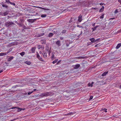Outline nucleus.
<instances>
[{
    "label": "nucleus",
    "instance_id": "obj_1",
    "mask_svg": "<svg viewBox=\"0 0 121 121\" xmlns=\"http://www.w3.org/2000/svg\"><path fill=\"white\" fill-rule=\"evenodd\" d=\"M54 94L52 92H46L43 93H42L39 96L40 97H47L48 96H52Z\"/></svg>",
    "mask_w": 121,
    "mask_h": 121
},
{
    "label": "nucleus",
    "instance_id": "obj_2",
    "mask_svg": "<svg viewBox=\"0 0 121 121\" xmlns=\"http://www.w3.org/2000/svg\"><path fill=\"white\" fill-rule=\"evenodd\" d=\"M15 24L14 23L12 22H7L5 23L6 26L7 27H11L12 25H15Z\"/></svg>",
    "mask_w": 121,
    "mask_h": 121
},
{
    "label": "nucleus",
    "instance_id": "obj_3",
    "mask_svg": "<svg viewBox=\"0 0 121 121\" xmlns=\"http://www.w3.org/2000/svg\"><path fill=\"white\" fill-rule=\"evenodd\" d=\"M9 13V11H6L4 12L3 13L2 12H0V15L1 16H5L7 15Z\"/></svg>",
    "mask_w": 121,
    "mask_h": 121
},
{
    "label": "nucleus",
    "instance_id": "obj_4",
    "mask_svg": "<svg viewBox=\"0 0 121 121\" xmlns=\"http://www.w3.org/2000/svg\"><path fill=\"white\" fill-rule=\"evenodd\" d=\"M5 3V2L4 3V2H2L1 3V4L2 5L3 7L7 8L8 7V6L7 5L4 4Z\"/></svg>",
    "mask_w": 121,
    "mask_h": 121
},
{
    "label": "nucleus",
    "instance_id": "obj_5",
    "mask_svg": "<svg viewBox=\"0 0 121 121\" xmlns=\"http://www.w3.org/2000/svg\"><path fill=\"white\" fill-rule=\"evenodd\" d=\"M15 108H17V111L18 112H19L21 111L22 110H24L25 109V108L22 109L21 108H19L17 107H13L12 108V109H13Z\"/></svg>",
    "mask_w": 121,
    "mask_h": 121
},
{
    "label": "nucleus",
    "instance_id": "obj_6",
    "mask_svg": "<svg viewBox=\"0 0 121 121\" xmlns=\"http://www.w3.org/2000/svg\"><path fill=\"white\" fill-rule=\"evenodd\" d=\"M108 71H106L104 72L102 74L101 76H100V78H103L102 77H104L106 75L108 74Z\"/></svg>",
    "mask_w": 121,
    "mask_h": 121
},
{
    "label": "nucleus",
    "instance_id": "obj_7",
    "mask_svg": "<svg viewBox=\"0 0 121 121\" xmlns=\"http://www.w3.org/2000/svg\"><path fill=\"white\" fill-rule=\"evenodd\" d=\"M56 44L57 45L58 47L60 46V43L59 40L57 41L56 42Z\"/></svg>",
    "mask_w": 121,
    "mask_h": 121
},
{
    "label": "nucleus",
    "instance_id": "obj_8",
    "mask_svg": "<svg viewBox=\"0 0 121 121\" xmlns=\"http://www.w3.org/2000/svg\"><path fill=\"white\" fill-rule=\"evenodd\" d=\"M43 55L44 58H46L47 57V54L46 52L44 51L43 52Z\"/></svg>",
    "mask_w": 121,
    "mask_h": 121
},
{
    "label": "nucleus",
    "instance_id": "obj_9",
    "mask_svg": "<svg viewBox=\"0 0 121 121\" xmlns=\"http://www.w3.org/2000/svg\"><path fill=\"white\" fill-rule=\"evenodd\" d=\"M35 48L33 47L30 50V51H32V52H30V53H34L35 52Z\"/></svg>",
    "mask_w": 121,
    "mask_h": 121
},
{
    "label": "nucleus",
    "instance_id": "obj_10",
    "mask_svg": "<svg viewBox=\"0 0 121 121\" xmlns=\"http://www.w3.org/2000/svg\"><path fill=\"white\" fill-rule=\"evenodd\" d=\"M82 16L80 15L78 17V20L79 22H81L82 21Z\"/></svg>",
    "mask_w": 121,
    "mask_h": 121
},
{
    "label": "nucleus",
    "instance_id": "obj_11",
    "mask_svg": "<svg viewBox=\"0 0 121 121\" xmlns=\"http://www.w3.org/2000/svg\"><path fill=\"white\" fill-rule=\"evenodd\" d=\"M8 53V52H1L0 53V56H2L7 55Z\"/></svg>",
    "mask_w": 121,
    "mask_h": 121
},
{
    "label": "nucleus",
    "instance_id": "obj_12",
    "mask_svg": "<svg viewBox=\"0 0 121 121\" xmlns=\"http://www.w3.org/2000/svg\"><path fill=\"white\" fill-rule=\"evenodd\" d=\"M99 25H97L94 28H92V31H95L96 29L97 28L99 27Z\"/></svg>",
    "mask_w": 121,
    "mask_h": 121
},
{
    "label": "nucleus",
    "instance_id": "obj_13",
    "mask_svg": "<svg viewBox=\"0 0 121 121\" xmlns=\"http://www.w3.org/2000/svg\"><path fill=\"white\" fill-rule=\"evenodd\" d=\"M14 58V57H13V56H10L9 58L8 59V60H7V61H11V60H13V58Z\"/></svg>",
    "mask_w": 121,
    "mask_h": 121
},
{
    "label": "nucleus",
    "instance_id": "obj_14",
    "mask_svg": "<svg viewBox=\"0 0 121 121\" xmlns=\"http://www.w3.org/2000/svg\"><path fill=\"white\" fill-rule=\"evenodd\" d=\"M80 66V65L79 64H77L75 65L74 67V69H78Z\"/></svg>",
    "mask_w": 121,
    "mask_h": 121
},
{
    "label": "nucleus",
    "instance_id": "obj_15",
    "mask_svg": "<svg viewBox=\"0 0 121 121\" xmlns=\"http://www.w3.org/2000/svg\"><path fill=\"white\" fill-rule=\"evenodd\" d=\"M41 43L43 44H45L46 43V40H42L41 41Z\"/></svg>",
    "mask_w": 121,
    "mask_h": 121
},
{
    "label": "nucleus",
    "instance_id": "obj_16",
    "mask_svg": "<svg viewBox=\"0 0 121 121\" xmlns=\"http://www.w3.org/2000/svg\"><path fill=\"white\" fill-rule=\"evenodd\" d=\"M27 21L33 23L34 21V20L33 19H28L27 20Z\"/></svg>",
    "mask_w": 121,
    "mask_h": 121
},
{
    "label": "nucleus",
    "instance_id": "obj_17",
    "mask_svg": "<svg viewBox=\"0 0 121 121\" xmlns=\"http://www.w3.org/2000/svg\"><path fill=\"white\" fill-rule=\"evenodd\" d=\"M89 40L92 42H93V43H95V39L93 38L90 39Z\"/></svg>",
    "mask_w": 121,
    "mask_h": 121
},
{
    "label": "nucleus",
    "instance_id": "obj_18",
    "mask_svg": "<svg viewBox=\"0 0 121 121\" xmlns=\"http://www.w3.org/2000/svg\"><path fill=\"white\" fill-rule=\"evenodd\" d=\"M121 46V43H119L118 44L116 47L117 49L119 48Z\"/></svg>",
    "mask_w": 121,
    "mask_h": 121
},
{
    "label": "nucleus",
    "instance_id": "obj_19",
    "mask_svg": "<svg viewBox=\"0 0 121 121\" xmlns=\"http://www.w3.org/2000/svg\"><path fill=\"white\" fill-rule=\"evenodd\" d=\"M104 7L103 6L102 7V8L100 9L99 10V12H103L104 10Z\"/></svg>",
    "mask_w": 121,
    "mask_h": 121
},
{
    "label": "nucleus",
    "instance_id": "obj_20",
    "mask_svg": "<svg viewBox=\"0 0 121 121\" xmlns=\"http://www.w3.org/2000/svg\"><path fill=\"white\" fill-rule=\"evenodd\" d=\"M54 57V53H52V56L51 57V59L52 60H53L55 58V57Z\"/></svg>",
    "mask_w": 121,
    "mask_h": 121
},
{
    "label": "nucleus",
    "instance_id": "obj_21",
    "mask_svg": "<svg viewBox=\"0 0 121 121\" xmlns=\"http://www.w3.org/2000/svg\"><path fill=\"white\" fill-rule=\"evenodd\" d=\"M25 63L28 65H30L31 63V62L29 61H26L25 62Z\"/></svg>",
    "mask_w": 121,
    "mask_h": 121
},
{
    "label": "nucleus",
    "instance_id": "obj_22",
    "mask_svg": "<svg viewBox=\"0 0 121 121\" xmlns=\"http://www.w3.org/2000/svg\"><path fill=\"white\" fill-rule=\"evenodd\" d=\"M94 83L93 82H92L91 83H89L88 84L89 86L92 87L93 86V84Z\"/></svg>",
    "mask_w": 121,
    "mask_h": 121
},
{
    "label": "nucleus",
    "instance_id": "obj_23",
    "mask_svg": "<svg viewBox=\"0 0 121 121\" xmlns=\"http://www.w3.org/2000/svg\"><path fill=\"white\" fill-rule=\"evenodd\" d=\"M58 59H56L55 60L53 61L52 62V63L53 64H55V63H56V62H57V61H58Z\"/></svg>",
    "mask_w": 121,
    "mask_h": 121
},
{
    "label": "nucleus",
    "instance_id": "obj_24",
    "mask_svg": "<svg viewBox=\"0 0 121 121\" xmlns=\"http://www.w3.org/2000/svg\"><path fill=\"white\" fill-rule=\"evenodd\" d=\"M25 52H22L20 53V54L22 56H23L25 55Z\"/></svg>",
    "mask_w": 121,
    "mask_h": 121
},
{
    "label": "nucleus",
    "instance_id": "obj_25",
    "mask_svg": "<svg viewBox=\"0 0 121 121\" xmlns=\"http://www.w3.org/2000/svg\"><path fill=\"white\" fill-rule=\"evenodd\" d=\"M38 58L41 61H43V60L42 58L41 57H40V56H39V58Z\"/></svg>",
    "mask_w": 121,
    "mask_h": 121
},
{
    "label": "nucleus",
    "instance_id": "obj_26",
    "mask_svg": "<svg viewBox=\"0 0 121 121\" xmlns=\"http://www.w3.org/2000/svg\"><path fill=\"white\" fill-rule=\"evenodd\" d=\"M44 35V33H41L38 36H37V37H40L41 36Z\"/></svg>",
    "mask_w": 121,
    "mask_h": 121
},
{
    "label": "nucleus",
    "instance_id": "obj_27",
    "mask_svg": "<svg viewBox=\"0 0 121 121\" xmlns=\"http://www.w3.org/2000/svg\"><path fill=\"white\" fill-rule=\"evenodd\" d=\"M53 35V34L52 33H50L48 35V36L50 37L52 36Z\"/></svg>",
    "mask_w": 121,
    "mask_h": 121
},
{
    "label": "nucleus",
    "instance_id": "obj_28",
    "mask_svg": "<svg viewBox=\"0 0 121 121\" xmlns=\"http://www.w3.org/2000/svg\"><path fill=\"white\" fill-rule=\"evenodd\" d=\"M107 109L106 108H104L103 109H101V111H104L105 112H107Z\"/></svg>",
    "mask_w": 121,
    "mask_h": 121
},
{
    "label": "nucleus",
    "instance_id": "obj_29",
    "mask_svg": "<svg viewBox=\"0 0 121 121\" xmlns=\"http://www.w3.org/2000/svg\"><path fill=\"white\" fill-rule=\"evenodd\" d=\"M47 16L46 14H43L41 15V17H46Z\"/></svg>",
    "mask_w": 121,
    "mask_h": 121
},
{
    "label": "nucleus",
    "instance_id": "obj_30",
    "mask_svg": "<svg viewBox=\"0 0 121 121\" xmlns=\"http://www.w3.org/2000/svg\"><path fill=\"white\" fill-rule=\"evenodd\" d=\"M49 47H48V46H47L45 48V50L46 51H49Z\"/></svg>",
    "mask_w": 121,
    "mask_h": 121
},
{
    "label": "nucleus",
    "instance_id": "obj_31",
    "mask_svg": "<svg viewBox=\"0 0 121 121\" xmlns=\"http://www.w3.org/2000/svg\"><path fill=\"white\" fill-rule=\"evenodd\" d=\"M42 46L41 45H38V48L39 49L40 48H42Z\"/></svg>",
    "mask_w": 121,
    "mask_h": 121
},
{
    "label": "nucleus",
    "instance_id": "obj_32",
    "mask_svg": "<svg viewBox=\"0 0 121 121\" xmlns=\"http://www.w3.org/2000/svg\"><path fill=\"white\" fill-rule=\"evenodd\" d=\"M9 3H10L11 4L15 6V4L14 3L10 1L9 2Z\"/></svg>",
    "mask_w": 121,
    "mask_h": 121
},
{
    "label": "nucleus",
    "instance_id": "obj_33",
    "mask_svg": "<svg viewBox=\"0 0 121 121\" xmlns=\"http://www.w3.org/2000/svg\"><path fill=\"white\" fill-rule=\"evenodd\" d=\"M66 30H62V31L61 33L62 34H65L66 32Z\"/></svg>",
    "mask_w": 121,
    "mask_h": 121
},
{
    "label": "nucleus",
    "instance_id": "obj_34",
    "mask_svg": "<svg viewBox=\"0 0 121 121\" xmlns=\"http://www.w3.org/2000/svg\"><path fill=\"white\" fill-rule=\"evenodd\" d=\"M17 25H18L19 26H20L21 27L22 26H23V25L22 24H21L19 23L18 22H17Z\"/></svg>",
    "mask_w": 121,
    "mask_h": 121
},
{
    "label": "nucleus",
    "instance_id": "obj_35",
    "mask_svg": "<svg viewBox=\"0 0 121 121\" xmlns=\"http://www.w3.org/2000/svg\"><path fill=\"white\" fill-rule=\"evenodd\" d=\"M22 26V27L23 28V29H27L26 27L24 25H23Z\"/></svg>",
    "mask_w": 121,
    "mask_h": 121
},
{
    "label": "nucleus",
    "instance_id": "obj_36",
    "mask_svg": "<svg viewBox=\"0 0 121 121\" xmlns=\"http://www.w3.org/2000/svg\"><path fill=\"white\" fill-rule=\"evenodd\" d=\"M104 16V14H103L100 17V18L101 19L103 18Z\"/></svg>",
    "mask_w": 121,
    "mask_h": 121
},
{
    "label": "nucleus",
    "instance_id": "obj_37",
    "mask_svg": "<svg viewBox=\"0 0 121 121\" xmlns=\"http://www.w3.org/2000/svg\"><path fill=\"white\" fill-rule=\"evenodd\" d=\"M100 40V38H98V39H96V40H95V42H97V41H99Z\"/></svg>",
    "mask_w": 121,
    "mask_h": 121
},
{
    "label": "nucleus",
    "instance_id": "obj_38",
    "mask_svg": "<svg viewBox=\"0 0 121 121\" xmlns=\"http://www.w3.org/2000/svg\"><path fill=\"white\" fill-rule=\"evenodd\" d=\"M93 98V96H91L90 97V98L89 99V100H91Z\"/></svg>",
    "mask_w": 121,
    "mask_h": 121
},
{
    "label": "nucleus",
    "instance_id": "obj_39",
    "mask_svg": "<svg viewBox=\"0 0 121 121\" xmlns=\"http://www.w3.org/2000/svg\"><path fill=\"white\" fill-rule=\"evenodd\" d=\"M40 56L39 55V54L38 52H37V54H36V57L37 58H39V57Z\"/></svg>",
    "mask_w": 121,
    "mask_h": 121
},
{
    "label": "nucleus",
    "instance_id": "obj_40",
    "mask_svg": "<svg viewBox=\"0 0 121 121\" xmlns=\"http://www.w3.org/2000/svg\"><path fill=\"white\" fill-rule=\"evenodd\" d=\"M33 92V91H31L30 92H29L28 93V95H29L32 94Z\"/></svg>",
    "mask_w": 121,
    "mask_h": 121
},
{
    "label": "nucleus",
    "instance_id": "obj_41",
    "mask_svg": "<svg viewBox=\"0 0 121 121\" xmlns=\"http://www.w3.org/2000/svg\"><path fill=\"white\" fill-rule=\"evenodd\" d=\"M60 39L61 40H62L64 39V38L63 37H60Z\"/></svg>",
    "mask_w": 121,
    "mask_h": 121
},
{
    "label": "nucleus",
    "instance_id": "obj_42",
    "mask_svg": "<svg viewBox=\"0 0 121 121\" xmlns=\"http://www.w3.org/2000/svg\"><path fill=\"white\" fill-rule=\"evenodd\" d=\"M73 114V113L72 112L69 113H68V115H72Z\"/></svg>",
    "mask_w": 121,
    "mask_h": 121
},
{
    "label": "nucleus",
    "instance_id": "obj_43",
    "mask_svg": "<svg viewBox=\"0 0 121 121\" xmlns=\"http://www.w3.org/2000/svg\"><path fill=\"white\" fill-rule=\"evenodd\" d=\"M118 12V11L117 9H116L115 11V13H116Z\"/></svg>",
    "mask_w": 121,
    "mask_h": 121
},
{
    "label": "nucleus",
    "instance_id": "obj_44",
    "mask_svg": "<svg viewBox=\"0 0 121 121\" xmlns=\"http://www.w3.org/2000/svg\"><path fill=\"white\" fill-rule=\"evenodd\" d=\"M6 2H7L8 3H9V2H10V1L7 0H5Z\"/></svg>",
    "mask_w": 121,
    "mask_h": 121
},
{
    "label": "nucleus",
    "instance_id": "obj_45",
    "mask_svg": "<svg viewBox=\"0 0 121 121\" xmlns=\"http://www.w3.org/2000/svg\"><path fill=\"white\" fill-rule=\"evenodd\" d=\"M61 60H59L58 62L57 63H56V64H58L59 63H60V61H61Z\"/></svg>",
    "mask_w": 121,
    "mask_h": 121
},
{
    "label": "nucleus",
    "instance_id": "obj_46",
    "mask_svg": "<svg viewBox=\"0 0 121 121\" xmlns=\"http://www.w3.org/2000/svg\"><path fill=\"white\" fill-rule=\"evenodd\" d=\"M48 55H50V53H51V51L50 50H49L48 51Z\"/></svg>",
    "mask_w": 121,
    "mask_h": 121
},
{
    "label": "nucleus",
    "instance_id": "obj_47",
    "mask_svg": "<svg viewBox=\"0 0 121 121\" xmlns=\"http://www.w3.org/2000/svg\"><path fill=\"white\" fill-rule=\"evenodd\" d=\"M77 26L78 27H79V28H81L82 27V26H80L79 25H77Z\"/></svg>",
    "mask_w": 121,
    "mask_h": 121
},
{
    "label": "nucleus",
    "instance_id": "obj_48",
    "mask_svg": "<svg viewBox=\"0 0 121 121\" xmlns=\"http://www.w3.org/2000/svg\"><path fill=\"white\" fill-rule=\"evenodd\" d=\"M38 91V90L36 89H34L33 90V91H33V92L34 91Z\"/></svg>",
    "mask_w": 121,
    "mask_h": 121
},
{
    "label": "nucleus",
    "instance_id": "obj_49",
    "mask_svg": "<svg viewBox=\"0 0 121 121\" xmlns=\"http://www.w3.org/2000/svg\"><path fill=\"white\" fill-rule=\"evenodd\" d=\"M118 2H119L121 4V0H118Z\"/></svg>",
    "mask_w": 121,
    "mask_h": 121
},
{
    "label": "nucleus",
    "instance_id": "obj_50",
    "mask_svg": "<svg viewBox=\"0 0 121 121\" xmlns=\"http://www.w3.org/2000/svg\"><path fill=\"white\" fill-rule=\"evenodd\" d=\"M93 9H94L95 10H97L98 9V8H92Z\"/></svg>",
    "mask_w": 121,
    "mask_h": 121
},
{
    "label": "nucleus",
    "instance_id": "obj_51",
    "mask_svg": "<svg viewBox=\"0 0 121 121\" xmlns=\"http://www.w3.org/2000/svg\"><path fill=\"white\" fill-rule=\"evenodd\" d=\"M95 25V23H94L92 24V26H94Z\"/></svg>",
    "mask_w": 121,
    "mask_h": 121
},
{
    "label": "nucleus",
    "instance_id": "obj_52",
    "mask_svg": "<svg viewBox=\"0 0 121 121\" xmlns=\"http://www.w3.org/2000/svg\"><path fill=\"white\" fill-rule=\"evenodd\" d=\"M119 86V88H121V84Z\"/></svg>",
    "mask_w": 121,
    "mask_h": 121
},
{
    "label": "nucleus",
    "instance_id": "obj_53",
    "mask_svg": "<svg viewBox=\"0 0 121 121\" xmlns=\"http://www.w3.org/2000/svg\"><path fill=\"white\" fill-rule=\"evenodd\" d=\"M82 31H81V33H80V34L79 35V36L80 35H82Z\"/></svg>",
    "mask_w": 121,
    "mask_h": 121
},
{
    "label": "nucleus",
    "instance_id": "obj_54",
    "mask_svg": "<svg viewBox=\"0 0 121 121\" xmlns=\"http://www.w3.org/2000/svg\"><path fill=\"white\" fill-rule=\"evenodd\" d=\"M17 119H13V120H12L11 121H15Z\"/></svg>",
    "mask_w": 121,
    "mask_h": 121
},
{
    "label": "nucleus",
    "instance_id": "obj_55",
    "mask_svg": "<svg viewBox=\"0 0 121 121\" xmlns=\"http://www.w3.org/2000/svg\"><path fill=\"white\" fill-rule=\"evenodd\" d=\"M39 53L40 54H41L42 53V52L41 51H40L39 52Z\"/></svg>",
    "mask_w": 121,
    "mask_h": 121
},
{
    "label": "nucleus",
    "instance_id": "obj_56",
    "mask_svg": "<svg viewBox=\"0 0 121 121\" xmlns=\"http://www.w3.org/2000/svg\"><path fill=\"white\" fill-rule=\"evenodd\" d=\"M69 46V44H66V46H67V47H68V46Z\"/></svg>",
    "mask_w": 121,
    "mask_h": 121
},
{
    "label": "nucleus",
    "instance_id": "obj_57",
    "mask_svg": "<svg viewBox=\"0 0 121 121\" xmlns=\"http://www.w3.org/2000/svg\"><path fill=\"white\" fill-rule=\"evenodd\" d=\"M81 58H82V59H84V57H83V56H82V57H81Z\"/></svg>",
    "mask_w": 121,
    "mask_h": 121
},
{
    "label": "nucleus",
    "instance_id": "obj_58",
    "mask_svg": "<svg viewBox=\"0 0 121 121\" xmlns=\"http://www.w3.org/2000/svg\"><path fill=\"white\" fill-rule=\"evenodd\" d=\"M3 71L2 70H1L0 71V73H1L2 72H3Z\"/></svg>",
    "mask_w": 121,
    "mask_h": 121
},
{
    "label": "nucleus",
    "instance_id": "obj_59",
    "mask_svg": "<svg viewBox=\"0 0 121 121\" xmlns=\"http://www.w3.org/2000/svg\"><path fill=\"white\" fill-rule=\"evenodd\" d=\"M23 94L24 95H27V93H23Z\"/></svg>",
    "mask_w": 121,
    "mask_h": 121
},
{
    "label": "nucleus",
    "instance_id": "obj_60",
    "mask_svg": "<svg viewBox=\"0 0 121 121\" xmlns=\"http://www.w3.org/2000/svg\"><path fill=\"white\" fill-rule=\"evenodd\" d=\"M99 4H100V5H103V4L102 3H100Z\"/></svg>",
    "mask_w": 121,
    "mask_h": 121
},
{
    "label": "nucleus",
    "instance_id": "obj_61",
    "mask_svg": "<svg viewBox=\"0 0 121 121\" xmlns=\"http://www.w3.org/2000/svg\"><path fill=\"white\" fill-rule=\"evenodd\" d=\"M98 45H95V47H96Z\"/></svg>",
    "mask_w": 121,
    "mask_h": 121
},
{
    "label": "nucleus",
    "instance_id": "obj_62",
    "mask_svg": "<svg viewBox=\"0 0 121 121\" xmlns=\"http://www.w3.org/2000/svg\"><path fill=\"white\" fill-rule=\"evenodd\" d=\"M17 21H16L15 22V23H17Z\"/></svg>",
    "mask_w": 121,
    "mask_h": 121
},
{
    "label": "nucleus",
    "instance_id": "obj_63",
    "mask_svg": "<svg viewBox=\"0 0 121 121\" xmlns=\"http://www.w3.org/2000/svg\"><path fill=\"white\" fill-rule=\"evenodd\" d=\"M16 86H15V88H16Z\"/></svg>",
    "mask_w": 121,
    "mask_h": 121
},
{
    "label": "nucleus",
    "instance_id": "obj_64",
    "mask_svg": "<svg viewBox=\"0 0 121 121\" xmlns=\"http://www.w3.org/2000/svg\"><path fill=\"white\" fill-rule=\"evenodd\" d=\"M121 31V30H120Z\"/></svg>",
    "mask_w": 121,
    "mask_h": 121
}]
</instances>
